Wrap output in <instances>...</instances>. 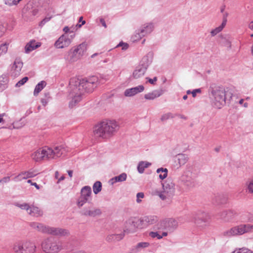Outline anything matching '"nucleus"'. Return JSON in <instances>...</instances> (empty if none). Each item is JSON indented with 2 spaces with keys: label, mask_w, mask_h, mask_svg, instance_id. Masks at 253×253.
<instances>
[{
  "label": "nucleus",
  "mask_w": 253,
  "mask_h": 253,
  "mask_svg": "<svg viewBox=\"0 0 253 253\" xmlns=\"http://www.w3.org/2000/svg\"><path fill=\"white\" fill-rule=\"evenodd\" d=\"M100 22L103 27H104L105 28L107 27V25L106 24L105 21L103 18H101L100 19Z\"/></svg>",
  "instance_id": "052dcab7"
},
{
  "label": "nucleus",
  "mask_w": 253,
  "mask_h": 253,
  "mask_svg": "<svg viewBox=\"0 0 253 253\" xmlns=\"http://www.w3.org/2000/svg\"><path fill=\"white\" fill-rule=\"evenodd\" d=\"M85 21H82V24H77L75 26L76 27L77 29L78 28H81L83 25L85 24Z\"/></svg>",
  "instance_id": "69168bd1"
},
{
  "label": "nucleus",
  "mask_w": 253,
  "mask_h": 253,
  "mask_svg": "<svg viewBox=\"0 0 253 253\" xmlns=\"http://www.w3.org/2000/svg\"><path fill=\"white\" fill-rule=\"evenodd\" d=\"M70 29H71L70 33H71V34H73L74 33V32L77 30V29L75 26L70 27Z\"/></svg>",
  "instance_id": "e2e57ef3"
},
{
  "label": "nucleus",
  "mask_w": 253,
  "mask_h": 253,
  "mask_svg": "<svg viewBox=\"0 0 253 253\" xmlns=\"http://www.w3.org/2000/svg\"><path fill=\"white\" fill-rule=\"evenodd\" d=\"M249 192L253 193V180L251 181L248 185Z\"/></svg>",
  "instance_id": "09e8293b"
},
{
  "label": "nucleus",
  "mask_w": 253,
  "mask_h": 253,
  "mask_svg": "<svg viewBox=\"0 0 253 253\" xmlns=\"http://www.w3.org/2000/svg\"><path fill=\"white\" fill-rule=\"evenodd\" d=\"M14 205L22 210H26L27 212L29 211L30 206L27 203L20 204L19 203H15Z\"/></svg>",
  "instance_id": "4c0bfd02"
},
{
  "label": "nucleus",
  "mask_w": 253,
  "mask_h": 253,
  "mask_svg": "<svg viewBox=\"0 0 253 253\" xmlns=\"http://www.w3.org/2000/svg\"><path fill=\"white\" fill-rule=\"evenodd\" d=\"M147 61V56L143 58L142 61L143 63L136 67L135 70L133 72L132 76L134 79H137L140 78L144 75L149 64L148 62L145 63Z\"/></svg>",
  "instance_id": "f8f14e48"
},
{
  "label": "nucleus",
  "mask_w": 253,
  "mask_h": 253,
  "mask_svg": "<svg viewBox=\"0 0 253 253\" xmlns=\"http://www.w3.org/2000/svg\"><path fill=\"white\" fill-rule=\"evenodd\" d=\"M98 84V79L96 76L82 80L77 78L71 79L69 82V97L71 100L69 104V107H74L82 99L84 92H92Z\"/></svg>",
  "instance_id": "f257e3e1"
},
{
  "label": "nucleus",
  "mask_w": 253,
  "mask_h": 253,
  "mask_svg": "<svg viewBox=\"0 0 253 253\" xmlns=\"http://www.w3.org/2000/svg\"><path fill=\"white\" fill-rule=\"evenodd\" d=\"M93 191L94 194H97L101 191L102 183L101 182L97 181H96L93 185Z\"/></svg>",
  "instance_id": "c9c22d12"
},
{
  "label": "nucleus",
  "mask_w": 253,
  "mask_h": 253,
  "mask_svg": "<svg viewBox=\"0 0 253 253\" xmlns=\"http://www.w3.org/2000/svg\"><path fill=\"white\" fill-rule=\"evenodd\" d=\"M87 44L83 42L77 46L72 47L65 56V59L69 63L77 61L83 57L86 52Z\"/></svg>",
  "instance_id": "39448f33"
},
{
  "label": "nucleus",
  "mask_w": 253,
  "mask_h": 253,
  "mask_svg": "<svg viewBox=\"0 0 253 253\" xmlns=\"http://www.w3.org/2000/svg\"><path fill=\"white\" fill-rule=\"evenodd\" d=\"M168 170L166 168H159L157 169V172L160 173L159 177L161 179H164L168 175Z\"/></svg>",
  "instance_id": "72a5a7b5"
},
{
  "label": "nucleus",
  "mask_w": 253,
  "mask_h": 253,
  "mask_svg": "<svg viewBox=\"0 0 253 253\" xmlns=\"http://www.w3.org/2000/svg\"><path fill=\"white\" fill-rule=\"evenodd\" d=\"M80 194V196L77 201V206L79 208L82 207L86 203H91L92 191L90 186H85L83 187L81 189Z\"/></svg>",
  "instance_id": "1a4fd4ad"
},
{
  "label": "nucleus",
  "mask_w": 253,
  "mask_h": 253,
  "mask_svg": "<svg viewBox=\"0 0 253 253\" xmlns=\"http://www.w3.org/2000/svg\"><path fill=\"white\" fill-rule=\"evenodd\" d=\"M174 115H176V116H178V117H179L180 118H181L182 119H184V120H186L187 119L186 117H185L183 115L178 114H174Z\"/></svg>",
  "instance_id": "680f3d73"
},
{
  "label": "nucleus",
  "mask_w": 253,
  "mask_h": 253,
  "mask_svg": "<svg viewBox=\"0 0 253 253\" xmlns=\"http://www.w3.org/2000/svg\"><path fill=\"white\" fill-rule=\"evenodd\" d=\"M127 175L126 173L124 172L119 175L118 176H115L112 178L109 182L113 185L116 182H121L126 180Z\"/></svg>",
  "instance_id": "bb28decb"
},
{
  "label": "nucleus",
  "mask_w": 253,
  "mask_h": 253,
  "mask_svg": "<svg viewBox=\"0 0 253 253\" xmlns=\"http://www.w3.org/2000/svg\"><path fill=\"white\" fill-rule=\"evenodd\" d=\"M176 116V115L173 114L171 112H168L167 113L164 114L161 116V121L162 122H165L169 119H173Z\"/></svg>",
  "instance_id": "f704fd0d"
},
{
  "label": "nucleus",
  "mask_w": 253,
  "mask_h": 253,
  "mask_svg": "<svg viewBox=\"0 0 253 253\" xmlns=\"http://www.w3.org/2000/svg\"><path fill=\"white\" fill-rule=\"evenodd\" d=\"M209 90L214 98L213 103L215 107L218 109L225 104L226 99L228 97L231 98V94L228 91V88H225L222 86L211 85Z\"/></svg>",
  "instance_id": "7ed1b4c3"
},
{
  "label": "nucleus",
  "mask_w": 253,
  "mask_h": 253,
  "mask_svg": "<svg viewBox=\"0 0 253 253\" xmlns=\"http://www.w3.org/2000/svg\"><path fill=\"white\" fill-rule=\"evenodd\" d=\"M28 80V78L27 77H25L19 82H18L15 84V87H19L21 86L24 84Z\"/></svg>",
  "instance_id": "ea45409f"
},
{
  "label": "nucleus",
  "mask_w": 253,
  "mask_h": 253,
  "mask_svg": "<svg viewBox=\"0 0 253 253\" xmlns=\"http://www.w3.org/2000/svg\"><path fill=\"white\" fill-rule=\"evenodd\" d=\"M115 240H117V241H119L121 239H122L125 235L124 233H121V234H115Z\"/></svg>",
  "instance_id": "3c124183"
},
{
  "label": "nucleus",
  "mask_w": 253,
  "mask_h": 253,
  "mask_svg": "<svg viewBox=\"0 0 253 253\" xmlns=\"http://www.w3.org/2000/svg\"><path fill=\"white\" fill-rule=\"evenodd\" d=\"M26 179V178L25 176L24 175V174H23V172H21L18 175L16 176L13 178V180L15 181H21L23 179Z\"/></svg>",
  "instance_id": "79ce46f5"
},
{
  "label": "nucleus",
  "mask_w": 253,
  "mask_h": 253,
  "mask_svg": "<svg viewBox=\"0 0 253 253\" xmlns=\"http://www.w3.org/2000/svg\"><path fill=\"white\" fill-rule=\"evenodd\" d=\"M249 28L253 31V21H251L249 24Z\"/></svg>",
  "instance_id": "338daca9"
},
{
  "label": "nucleus",
  "mask_w": 253,
  "mask_h": 253,
  "mask_svg": "<svg viewBox=\"0 0 253 253\" xmlns=\"http://www.w3.org/2000/svg\"><path fill=\"white\" fill-rule=\"evenodd\" d=\"M48 147H44L42 149H39L32 155V159L36 161L40 162L42 160H48L49 159L50 155L49 153H51V151L47 150Z\"/></svg>",
  "instance_id": "9b49d317"
},
{
  "label": "nucleus",
  "mask_w": 253,
  "mask_h": 253,
  "mask_svg": "<svg viewBox=\"0 0 253 253\" xmlns=\"http://www.w3.org/2000/svg\"><path fill=\"white\" fill-rule=\"evenodd\" d=\"M228 197L225 194H218L215 197L214 202L217 205H223L227 203Z\"/></svg>",
  "instance_id": "cd10ccee"
},
{
  "label": "nucleus",
  "mask_w": 253,
  "mask_h": 253,
  "mask_svg": "<svg viewBox=\"0 0 253 253\" xmlns=\"http://www.w3.org/2000/svg\"><path fill=\"white\" fill-rule=\"evenodd\" d=\"M164 92L163 89L154 90L152 92H149L144 95V98L146 100H154L161 96Z\"/></svg>",
  "instance_id": "b1692460"
},
{
  "label": "nucleus",
  "mask_w": 253,
  "mask_h": 253,
  "mask_svg": "<svg viewBox=\"0 0 253 253\" xmlns=\"http://www.w3.org/2000/svg\"><path fill=\"white\" fill-rule=\"evenodd\" d=\"M163 192L167 197H171L174 195L175 192V184L171 179H167L162 183Z\"/></svg>",
  "instance_id": "2eb2a0df"
},
{
  "label": "nucleus",
  "mask_w": 253,
  "mask_h": 253,
  "mask_svg": "<svg viewBox=\"0 0 253 253\" xmlns=\"http://www.w3.org/2000/svg\"><path fill=\"white\" fill-rule=\"evenodd\" d=\"M70 28H69L68 26H66L63 28V31L66 34L68 32L70 33Z\"/></svg>",
  "instance_id": "bf43d9fd"
},
{
  "label": "nucleus",
  "mask_w": 253,
  "mask_h": 253,
  "mask_svg": "<svg viewBox=\"0 0 253 253\" xmlns=\"http://www.w3.org/2000/svg\"><path fill=\"white\" fill-rule=\"evenodd\" d=\"M232 253H252V251L248 249L242 248L239 249L238 252L234 251Z\"/></svg>",
  "instance_id": "a18cd8bd"
},
{
  "label": "nucleus",
  "mask_w": 253,
  "mask_h": 253,
  "mask_svg": "<svg viewBox=\"0 0 253 253\" xmlns=\"http://www.w3.org/2000/svg\"><path fill=\"white\" fill-rule=\"evenodd\" d=\"M41 246L42 250L46 253H57L63 249L61 243L52 237L44 239Z\"/></svg>",
  "instance_id": "423d86ee"
},
{
  "label": "nucleus",
  "mask_w": 253,
  "mask_h": 253,
  "mask_svg": "<svg viewBox=\"0 0 253 253\" xmlns=\"http://www.w3.org/2000/svg\"><path fill=\"white\" fill-rule=\"evenodd\" d=\"M181 180L183 184L188 188H192L195 185V178L190 171L185 172L181 176Z\"/></svg>",
  "instance_id": "dca6fc26"
},
{
  "label": "nucleus",
  "mask_w": 253,
  "mask_h": 253,
  "mask_svg": "<svg viewBox=\"0 0 253 253\" xmlns=\"http://www.w3.org/2000/svg\"><path fill=\"white\" fill-rule=\"evenodd\" d=\"M150 246V243L148 242H140L138 243L135 246L133 247L132 251L134 253H137L140 252L142 249L146 248Z\"/></svg>",
  "instance_id": "c85d7f7f"
},
{
  "label": "nucleus",
  "mask_w": 253,
  "mask_h": 253,
  "mask_svg": "<svg viewBox=\"0 0 253 253\" xmlns=\"http://www.w3.org/2000/svg\"><path fill=\"white\" fill-rule=\"evenodd\" d=\"M27 182L30 183L32 185L34 186L37 189H40V186L36 182H32L31 180H28Z\"/></svg>",
  "instance_id": "6e6d98bb"
},
{
  "label": "nucleus",
  "mask_w": 253,
  "mask_h": 253,
  "mask_svg": "<svg viewBox=\"0 0 253 253\" xmlns=\"http://www.w3.org/2000/svg\"><path fill=\"white\" fill-rule=\"evenodd\" d=\"M71 43V40L70 39L67 35H63L55 42L54 46L56 48H63L67 47Z\"/></svg>",
  "instance_id": "412c9836"
},
{
  "label": "nucleus",
  "mask_w": 253,
  "mask_h": 253,
  "mask_svg": "<svg viewBox=\"0 0 253 253\" xmlns=\"http://www.w3.org/2000/svg\"><path fill=\"white\" fill-rule=\"evenodd\" d=\"M201 92V89L200 88H198V89H194L192 91L191 93L192 94V96L193 97H195L196 96L197 93H200Z\"/></svg>",
  "instance_id": "864d4df0"
},
{
  "label": "nucleus",
  "mask_w": 253,
  "mask_h": 253,
  "mask_svg": "<svg viewBox=\"0 0 253 253\" xmlns=\"http://www.w3.org/2000/svg\"><path fill=\"white\" fill-rule=\"evenodd\" d=\"M146 79H148V82L152 84H154L155 82L157 81V78L156 77H155L153 79H150L148 78H147Z\"/></svg>",
  "instance_id": "4d7b16f0"
},
{
  "label": "nucleus",
  "mask_w": 253,
  "mask_h": 253,
  "mask_svg": "<svg viewBox=\"0 0 253 253\" xmlns=\"http://www.w3.org/2000/svg\"><path fill=\"white\" fill-rule=\"evenodd\" d=\"M237 215V212L234 210H224L218 213L217 215L220 219L225 222L231 221L234 216Z\"/></svg>",
  "instance_id": "f3484780"
},
{
  "label": "nucleus",
  "mask_w": 253,
  "mask_h": 253,
  "mask_svg": "<svg viewBox=\"0 0 253 253\" xmlns=\"http://www.w3.org/2000/svg\"><path fill=\"white\" fill-rule=\"evenodd\" d=\"M138 229H142L139 218L131 217L127 219L125 223L124 233H134Z\"/></svg>",
  "instance_id": "9d476101"
},
{
  "label": "nucleus",
  "mask_w": 253,
  "mask_h": 253,
  "mask_svg": "<svg viewBox=\"0 0 253 253\" xmlns=\"http://www.w3.org/2000/svg\"><path fill=\"white\" fill-rule=\"evenodd\" d=\"M89 204V206L85 207L81 211L82 215L86 216L95 217L101 214L102 211L100 209L94 207L91 202Z\"/></svg>",
  "instance_id": "ddd939ff"
},
{
  "label": "nucleus",
  "mask_w": 253,
  "mask_h": 253,
  "mask_svg": "<svg viewBox=\"0 0 253 253\" xmlns=\"http://www.w3.org/2000/svg\"><path fill=\"white\" fill-rule=\"evenodd\" d=\"M23 66V63L19 60H15L12 66V69L15 71L16 72H19Z\"/></svg>",
  "instance_id": "473e14b6"
},
{
  "label": "nucleus",
  "mask_w": 253,
  "mask_h": 253,
  "mask_svg": "<svg viewBox=\"0 0 253 253\" xmlns=\"http://www.w3.org/2000/svg\"><path fill=\"white\" fill-rule=\"evenodd\" d=\"M46 83L45 81H42L39 83L35 88L34 91V95L35 96L38 95L39 93L45 86Z\"/></svg>",
  "instance_id": "c756f323"
},
{
  "label": "nucleus",
  "mask_w": 253,
  "mask_h": 253,
  "mask_svg": "<svg viewBox=\"0 0 253 253\" xmlns=\"http://www.w3.org/2000/svg\"><path fill=\"white\" fill-rule=\"evenodd\" d=\"M8 43H4L3 44H1L0 46V54H4L7 51Z\"/></svg>",
  "instance_id": "a19ab883"
},
{
  "label": "nucleus",
  "mask_w": 253,
  "mask_h": 253,
  "mask_svg": "<svg viewBox=\"0 0 253 253\" xmlns=\"http://www.w3.org/2000/svg\"><path fill=\"white\" fill-rule=\"evenodd\" d=\"M152 194L153 195H158L162 200H165L167 199V196L164 194L163 192H161L157 190H153L152 192Z\"/></svg>",
  "instance_id": "58836bf2"
},
{
  "label": "nucleus",
  "mask_w": 253,
  "mask_h": 253,
  "mask_svg": "<svg viewBox=\"0 0 253 253\" xmlns=\"http://www.w3.org/2000/svg\"><path fill=\"white\" fill-rule=\"evenodd\" d=\"M153 28L154 26L152 23L144 25L143 26L140 30H138V32L136 33V35H138L137 39H141L142 37L150 33L153 31ZM136 37H137L136 35Z\"/></svg>",
  "instance_id": "4be33fe9"
},
{
  "label": "nucleus",
  "mask_w": 253,
  "mask_h": 253,
  "mask_svg": "<svg viewBox=\"0 0 253 253\" xmlns=\"http://www.w3.org/2000/svg\"><path fill=\"white\" fill-rule=\"evenodd\" d=\"M49 100V99H48V98H42L41 99V103L43 106H45L47 104Z\"/></svg>",
  "instance_id": "603ef678"
},
{
  "label": "nucleus",
  "mask_w": 253,
  "mask_h": 253,
  "mask_svg": "<svg viewBox=\"0 0 253 253\" xmlns=\"http://www.w3.org/2000/svg\"><path fill=\"white\" fill-rule=\"evenodd\" d=\"M149 236L153 238H157L158 239H161L163 238V236L159 234L157 232H150Z\"/></svg>",
  "instance_id": "37998d69"
},
{
  "label": "nucleus",
  "mask_w": 253,
  "mask_h": 253,
  "mask_svg": "<svg viewBox=\"0 0 253 253\" xmlns=\"http://www.w3.org/2000/svg\"><path fill=\"white\" fill-rule=\"evenodd\" d=\"M28 213L33 216L39 217L42 215V211L38 207L31 206L30 207Z\"/></svg>",
  "instance_id": "a878e982"
},
{
  "label": "nucleus",
  "mask_w": 253,
  "mask_h": 253,
  "mask_svg": "<svg viewBox=\"0 0 253 253\" xmlns=\"http://www.w3.org/2000/svg\"><path fill=\"white\" fill-rule=\"evenodd\" d=\"M29 225L32 229L44 234L60 236H65L69 234V232L66 229L60 228L51 227L37 222H30Z\"/></svg>",
  "instance_id": "20e7f679"
},
{
  "label": "nucleus",
  "mask_w": 253,
  "mask_h": 253,
  "mask_svg": "<svg viewBox=\"0 0 253 253\" xmlns=\"http://www.w3.org/2000/svg\"><path fill=\"white\" fill-rule=\"evenodd\" d=\"M72 253H86L85 251L81 250V251H77V252H74Z\"/></svg>",
  "instance_id": "774afa93"
},
{
  "label": "nucleus",
  "mask_w": 253,
  "mask_h": 253,
  "mask_svg": "<svg viewBox=\"0 0 253 253\" xmlns=\"http://www.w3.org/2000/svg\"><path fill=\"white\" fill-rule=\"evenodd\" d=\"M209 219V215L204 211H199L194 217V222L199 226H203V223H207Z\"/></svg>",
  "instance_id": "6ab92c4d"
},
{
  "label": "nucleus",
  "mask_w": 253,
  "mask_h": 253,
  "mask_svg": "<svg viewBox=\"0 0 253 253\" xmlns=\"http://www.w3.org/2000/svg\"><path fill=\"white\" fill-rule=\"evenodd\" d=\"M115 235H114V234H112V235L108 236L106 239V241L108 242L112 241L113 240H115Z\"/></svg>",
  "instance_id": "5fc2aeb1"
},
{
  "label": "nucleus",
  "mask_w": 253,
  "mask_h": 253,
  "mask_svg": "<svg viewBox=\"0 0 253 253\" xmlns=\"http://www.w3.org/2000/svg\"><path fill=\"white\" fill-rule=\"evenodd\" d=\"M222 28L221 27H220V26L217 28H216L215 29L212 30L211 33V35L212 36H215L216 34H217L218 33H219L220 31H221L222 30Z\"/></svg>",
  "instance_id": "c03bdc74"
},
{
  "label": "nucleus",
  "mask_w": 253,
  "mask_h": 253,
  "mask_svg": "<svg viewBox=\"0 0 253 253\" xmlns=\"http://www.w3.org/2000/svg\"><path fill=\"white\" fill-rule=\"evenodd\" d=\"M41 46L40 42H36L35 41H32L28 43L25 47V52L28 53Z\"/></svg>",
  "instance_id": "393cba45"
},
{
  "label": "nucleus",
  "mask_w": 253,
  "mask_h": 253,
  "mask_svg": "<svg viewBox=\"0 0 253 253\" xmlns=\"http://www.w3.org/2000/svg\"><path fill=\"white\" fill-rule=\"evenodd\" d=\"M142 228L147 227L149 225L156 223L158 221V217L155 215H148L139 218Z\"/></svg>",
  "instance_id": "a211bd4d"
},
{
  "label": "nucleus",
  "mask_w": 253,
  "mask_h": 253,
  "mask_svg": "<svg viewBox=\"0 0 253 253\" xmlns=\"http://www.w3.org/2000/svg\"><path fill=\"white\" fill-rule=\"evenodd\" d=\"M226 22H227V19H223L222 24H221V25H220V26L221 27L222 29H223V28L224 27V26H225V25L226 24Z\"/></svg>",
  "instance_id": "0e129e2a"
},
{
  "label": "nucleus",
  "mask_w": 253,
  "mask_h": 253,
  "mask_svg": "<svg viewBox=\"0 0 253 253\" xmlns=\"http://www.w3.org/2000/svg\"><path fill=\"white\" fill-rule=\"evenodd\" d=\"M144 197V194L143 192H139L136 195V202L138 203H140L141 202V200L140 198H143Z\"/></svg>",
  "instance_id": "49530a36"
},
{
  "label": "nucleus",
  "mask_w": 253,
  "mask_h": 253,
  "mask_svg": "<svg viewBox=\"0 0 253 253\" xmlns=\"http://www.w3.org/2000/svg\"><path fill=\"white\" fill-rule=\"evenodd\" d=\"M176 158L179 165H184L188 161V158L187 156L183 154H179L176 156Z\"/></svg>",
  "instance_id": "7c9ffc66"
},
{
  "label": "nucleus",
  "mask_w": 253,
  "mask_h": 253,
  "mask_svg": "<svg viewBox=\"0 0 253 253\" xmlns=\"http://www.w3.org/2000/svg\"><path fill=\"white\" fill-rule=\"evenodd\" d=\"M151 165V163L147 162H140L137 166V170L140 173H143L145 168H148Z\"/></svg>",
  "instance_id": "2f4dec72"
},
{
  "label": "nucleus",
  "mask_w": 253,
  "mask_h": 253,
  "mask_svg": "<svg viewBox=\"0 0 253 253\" xmlns=\"http://www.w3.org/2000/svg\"><path fill=\"white\" fill-rule=\"evenodd\" d=\"M26 179L32 178L37 175L38 173L35 170L30 169L28 171H22Z\"/></svg>",
  "instance_id": "e433bc0d"
},
{
  "label": "nucleus",
  "mask_w": 253,
  "mask_h": 253,
  "mask_svg": "<svg viewBox=\"0 0 253 253\" xmlns=\"http://www.w3.org/2000/svg\"><path fill=\"white\" fill-rule=\"evenodd\" d=\"M48 150H50L52 152L49 153L50 157L49 159H55L61 156L65 151V148L62 145L54 146L53 147H48Z\"/></svg>",
  "instance_id": "aec40b11"
},
{
  "label": "nucleus",
  "mask_w": 253,
  "mask_h": 253,
  "mask_svg": "<svg viewBox=\"0 0 253 253\" xmlns=\"http://www.w3.org/2000/svg\"><path fill=\"white\" fill-rule=\"evenodd\" d=\"M118 46H122L123 50H126L128 47V44L126 43L120 42L119 44L117 45V47Z\"/></svg>",
  "instance_id": "8fccbe9b"
},
{
  "label": "nucleus",
  "mask_w": 253,
  "mask_h": 253,
  "mask_svg": "<svg viewBox=\"0 0 253 253\" xmlns=\"http://www.w3.org/2000/svg\"><path fill=\"white\" fill-rule=\"evenodd\" d=\"M253 229V225L249 224H240L235 226L222 233V236L226 238L242 235L250 232Z\"/></svg>",
  "instance_id": "0eeeda50"
},
{
  "label": "nucleus",
  "mask_w": 253,
  "mask_h": 253,
  "mask_svg": "<svg viewBox=\"0 0 253 253\" xmlns=\"http://www.w3.org/2000/svg\"><path fill=\"white\" fill-rule=\"evenodd\" d=\"M144 87L143 85H139L136 87L126 89L124 92V95L127 97L133 96L136 94L143 91Z\"/></svg>",
  "instance_id": "5701e85b"
},
{
  "label": "nucleus",
  "mask_w": 253,
  "mask_h": 253,
  "mask_svg": "<svg viewBox=\"0 0 253 253\" xmlns=\"http://www.w3.org/2000/svg\"><path fill=\"white\" fill-rule=\"evenodd\" d=\"M2 179L3 182H4V183L8 182L10 181V177L9 176L4 177Z\"/></svg>",
  "instance_id": "13d9d810"
},
{
  "label": "nucleus",
  "mask_w": 253,
  "mask_h": 253,
  "mask_svg": "<svg viewBox=\"0 0 253 253\" xmlns=\"http://www.w3.org/2000/svg\"><path fill=\"white\" fill-rule=\"evenodd\" d=\"M36 249V246L35 243L30 241L15 245L13 247V250L15 253H34Z\"/></svg>",
  "instance_id": "6e6552de"
},
{
  "label": "nucleus",
  "mask_w": 253,
  "mask_h": 253,
  "mask_svg": "<svg viewBox=\"0 0 253 253\" xmlns=\"http://www.w3.org/2000/svg\"><path fill=\"white\" fill-rule=\"evenodd\" d=\"M118 123L114 120H105L94 127L93 133L95 137L108 139L113 136L119 130Z\"/></svg>",
  "instance_id": "f03ea898"
},
{
  "label": "nucleus",
  "mask_w": 253,
  "mask_h": 253,
  "mask_svg": "<svg viewBox=\"0 0 253 253\" xmlns=\"http://www.w3.org/2000/svg\"><path fill=\"white\" fill-rule=\"evenodd\" d=\"M51 18V17L44 18L39 24L40 26H43L46 22H48Z\"/></svg>",
  "instance_id": "de8ad7c7"
},
{
  "label": "nucleus",
  "mask_w": 253,
  "mask_h": 253,
  "mask_svg": "<svg viewBox=\"0 0 253 253\" xmlns=\"http://www.w3.org/2000/svg\"><path fill=\"white\" fill-rule=\"evenodd\" d=\"M157 225L158 229L166 228L170 231H173L177 227L178 222L175 219L170 218L161 221Z\"/></svg>",
  "instance_id": "4468645a"
}]
</instances>
